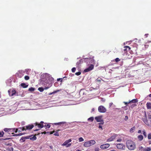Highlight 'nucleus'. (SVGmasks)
<instances>
[{
    "mask_svg": "<svg viewBox=\"0 0 151 151\" xmlns=\"http://www.w3.org/2000/svg\"><path fill=\"white\" fill-rule=\"evenodd\" d=\"M142 120L147 126L151 127V115H148V119L147 117L146 113L145 116L142 118Z\"/></svg>",
    "mask_w": 151,
    "mask_h": 151,
    "instance_id": "nucleus-1",
    "label": "nucleus"
},
{
    "mask_svg": "<svg viewBox=\"0 0 151 151\" xmlns=\"http://www.w3.org/2000/svg\"><path fill=\"white\" fill-rule=\"evenodd\" d=\"M126 145L127 148L130 150H134L136 148L135 143L131 140L127 141Z\"/></svg>",
    "mask_w": 151,
    "mask_h": 151,
    "instance_id": "nucleus-2",
    "label": "nucleus"
},
{
    "mask_svg": "<svg viewBox=\"0 0 151 151\" xmlns=\"http://www.w3.org/2000/svg\"><path fill=\"white\" fill-rule=\"evenodd\" d=\"M25 129H24V127H19L15 129L14 128L13 129L12 132H15V133L18 132L19 133L22 131H25Z\"/></svg>",
    "mask_w": 151,
    "mask_h": 151,
    "instance_id": "nucleus-3",
    "label": "nucleus"
},
{
    "mask_svg": "<svg viewBox=\"0 0 151 151\" xmlns=\"http://www.w3.org/2000/svg\"><path fill=\"white\" fill-rule=\"evenodd\" d=\"M44 123L43 121H41L40 122V123H38L37 122H36L34 124L35 126H37L40 129H41L43 127H44Z\"/></svg>",
    "mask_w": 151,
    "mask_h": 151,
    "instance_id": "nucleus-4",
    "label": "nucleus"
},
{
    "mask_svg": "<svg viewBox=\"0 0 151 151\" xmlns=\"http://www.w3.org/2000/svg\"><path fill=\"white\" fill-rule=\"evenodd\" d=\"M98 111L101 113H104L106 111V109L103 106H101L98 107Z\"/></svg>",
    "mask_w": 151,
    "mask_h": 151,
    "instance_id": "nucleus-5",
    "label": "nucleus"
},
{
    "mask_svg": "<svg viewBox=\"0 0 151 151\" xmlns=\"http://www.w3.org/2000/svg\"><path fill=\"white\" fill-rule=\"evenodd\" d=\"M71 141V140L70 139L66 140L63 143V146L66 145V147H69L71 145V144L69 143Z\"/></svg>",
    "mask_w": 151,
    "mask_h": 151,
    "instance_id": "nucleus-6",
    "label": "nucleus"
},
{
    "mask_svg": "<svg viewBox=\"0 0 151 151\" xmlns=\"http://www.w3.org/2000/svg\"><path fill=\"white\" fill-rule=\"evenodd\" d=\"M94 68V65H91L88 68L85 69L84 71L85 72H89L93 69Z\"/></svg>",
    "mask_w": 151,
    "mask_h": 151,
    "instance_id": "nucleus-7",
    "label": "nucleus"
},
{
    "mask_svg": "<svg viewBox=\"0 0 151 151\" xmlns=\"http://www.w3.org/2000/svg\"><path fill=\"white\" fill-rule=\"evenodd\" d=\"M24 127V129H25V131H26V130H30L32 129L34 127V125L33 124H29L28 125L25 126Z\"/></svg>",
    "mask_w": 151,
    "mask_h": 151,
    "instance_id": "nucleus-8",
    "label": "nucleus"
},
{
    "mask_svg": "<svg viewBox=\"0 0 151 151\" xmlns=\"http://www.w3.org/2000/svg\"><path fill=\"white\" fill-rule=\"evenodd\" d=\"M110 146V145L109 144H106L101 145L100 147L102 149H106L108 148Z\"/></svg>",
    "mask_w": 151,
    "mask_h": 151,
    "instance_id": "nucleus-9",
    "label": "nucleus"
},
{
    "mask_svg": "<svg viewBox=\"0 0 151 151\" xmlns=\"http://www.w3.org/2000/svg\"><path fill=\"white\" fill-rule=\"evenodd\" d=\"M52 86V84H49V86L47 87H45V88L44 89L42 87H40L38 88V90L40 91L41 92H43L44 90V89L45 90H47L50 87Z\"/></svg>",
    "mask_w": 151,
    "mask_h": 151,
    "instance_id": "nucleus-10",
    "label": "nucleus"
},
{
    "mask_svg": "<svg viewBox=\"0 0 151 151\" xmlns=\"http://www.w3.org/2000/svg\"><path fill=\"white\" fill-rule=\"evenodd\" d=\"M116 147L118 149H124L125 146L123 144L119 143L116 145Z\"/></svg>",
    "mask_w": 151,
    "mask_h": 151,
    "instance_id": "nucleus-11",
    "label": "nucleus"
},
{
    "mask_svg": "<svg viewBox=\"0 0 151 151\" xmlns=\"http://www.w3.org/2000/svg\"><path fill=\"white\" fill-rule=\"evenodd\" d=\"M8 92L10 96H12L15 94L16 91L15 90H13L11 92V91L10 90L8 91Z\"/></svg>",
    "mask_w": 151,
    "mask_h": 151,
    "instance_id": "nucleus-12",
    "label": "nucleus"
},
{
    "mask_svg": "<svg viewBox=\"0 0 151 151\" xmlns=\"http://www.w3.org/2000/svg\"><path fill=\"white\" fill-rule=\"evenodd\" d=\"M31 136H27L25 137H22L20 140V141H21V142H24L26 139H29V137H31Z\"/></svg>",
    "mask_w": 151,
    "mask_h": 151,
    "instance_id": "nucleus-13",
    "label": "nucleus"
},
{
    "mask_svg": "<svg viewBox=\"0 0 151 151\" xmlns=\"http://www.w3.org/2000/svg\"><path fill=\"white\" fill-rule=\"evenodd\" d=\"M116 137V136L115 135H114L111 136L110 138L108 139L107 140V142H111L113 141L114 139Z\"/></svg>",
    "mask_w": 151,
    "mask_h": 151,
    "instance_id": "nucleus-14",
    "label": "nucleus"
},
{
    "mask_svg": "<svg viewBox=\"0 0 151 151\" xmlns=\"http://www.w3.org/2000/svg\"><path fill=\"white\" fill-rule=\"evenodd\" d=\"M95 119L97 122H103L101 116H99L96 117L95 118Z\"/></svg>",
    "mask_w": 151,
    "mask_h": 151,
    "instance_id": "nucleus-15",
    "label": "nucleus"
},
{
    "mask_svg": "<svg viewBox=\"0 0 151 151\" xmlns=\"http://www.w3.org/2000/svg\"><path fill=\"white\" fill-rule=\"evenodd\" d=\"M124 49L123 50L125 52H127V50H129L131 49V48L127 46H124Z\"/></svg>",
    "mask_w": 151,
    "mask_h": 151,
    "instance_id": "nucleus-16",
    "label": "nucleus"
},
{
    "mask_svg": "<svg viewBox=\"0 0 151 151\" xmlns=\"http://www.w3.org/2000/svg\"><path fill=\"white\" fill-rule=\"evenodd\" d=\"M146 106L148 109H151V103L150 102H147L146 104Z\"/></svg>",
    "mask_w": 151,
    "mask_h": 151,
    "instance_id": "nucleus-17",
    "label": "nucleus"
},
{
    "mask_svg": "<svg viewBox=\"0 0 151 151\" xmlns=\"http://www.w3.org/2000/svg\"><path fill=\"white\" fill-rule=\"evenodd\" d=\"M84 146L85 147H89L91 146V145H90L88 141L85 142L84 144Z\"/></svg>",
    "mask_w": 151,
    "mask_h": 151,
    "instance_id": "nucleus-18",
    "label": "nucleus"
},
{
    "mask_svg": "<svg viewBox=\"0 0 151 151\" xmlns=\"http://www.w3.org/2000/svg\"><path fill=\"white\" fill-rule=\"evenodd\" d=\"M44 124H45V125L44 124V127H45L46 129L49 128L50 127V125L49 124H47L46 123H45Z\"/></svg>",
    "mask_w": 151,
    "mask_h": 151,
    "instance_id": "nucleus-19",
    "label": "nucleus"
},
{
    "mask_svg": "<svg viewBox=\"0 0 151 151\" xmlns=\"http://www.w3.org/2000/svg\"><path fill=\"white\" fill-rule=\"evenodd\" d=\"M90 145H91V146L94 145L96 143V142L94 140H91L88 141Z\"/></svg>",
    "mask_w": 151,
    "mask_h": 151,
    "instance_id": "nucleus-20",
    "label": "nucleus"
},
{
    "mask_svg": "<svg viewBox=\"0 0 151 151\" xmlns=\"http://www.w3.org/2000/svg\"><path fill=\"white\" fill-rule=\"evenodd\" d=\"M104 124V122H102L99 123V129H101V130L103 129L102 128V125Z\"/></svg>",
    "mask_w": 151,
    "mask_h": 151,
    "instance_id": "nucleus-21",
    "label": "nucleus"
},
{
    "mask_svg": "<svg viewBox=\"0 0 151 151\" xmlns=\"http://www.w3.org/2000/svg\"><path fill=\"white\" fill-rule=\"evenodd\" d=\"M138 102V100L137 99H133L129 101V103H137Z\"/></svg>",
    "mask_w": 151,
    "mask_h": 151,
    "instance_id": "nucleus-22",
    "label": "nucleus"
},
{
    "mask_svg": "<svg viewBox=\"0 0 151 151\" xmlns=\"http://www.w3.org/2000/svg\"><path fill=\"white\" fill-rule=\"evenodd\" d=\"M21 85L23 88H26L28 86V85H26L24 83H22L21 84Z\"/></svg>",
    "mask_w": 151,
    "mask_h": 151,
    "instance_id": "nucleus-23",
    "label": "nucleus"
},
{
    "mask_svg": "<svg viewBox=\"0 0 151 151\" xmlns=\"http://www.w3.org/2000/svg\"><path fill=\"white\" fill-rule=\"evenodd\" d=\"M137 138L139 141H141L143 139V137L142 135H140L137 137Z\"/></svg>",
    "mask_w": 151,
    "mask_h": 151,
    "instance_id": "nucleus-24",
    "label": "nucleus"
},
{
    "mask_svg": "<svg viewBox=\"0 0 151 151\" xmlns=\"http://www.w3.org/2000/svg\"><path fill=\"white\" fill-rule=\"evenodd\" d=\"M66 123L65 122H60L58 123H54V124L55 125H61V124H65Z\"/></svg>",
    "mask_w": 151,
    "mask_h": 151,
    "instance_id": "nucleus-25",
    "label": "nucleus"
},
{
    "mask_svg": "<svg viewBox=\"0 0 151 151\" xmlns=\"http://www.w3.org/2000/svg\"><path fill=\"white\" fill-rule=\"evenodd\" d=\"M60 130L59 129H58V130H57L55 132L54 134V135L56 136H59V134L58 132Z\"/></svg>",
    "mask_w": 151,
    "mask_h": 151,
    "instance_id": "nucleus-26",
    "label": "nucleus"
},
{
    "mask_svg": "<svg viewBox=\"0 0 151 151\" xmlns=\"http://www.w3.org/2000/svg\"><path fill=\"white\" fill-rule=\"evenodd\" d=\"M29 139L32 140L34 141L36 139L37 137L35 136L34 135L32 137H30Z\"/></svg>",
    "mask_w": 151,
    "mask_h": 151,
    "instance_id": "nucleus-27",
    "label": "nucleus"
},
{
    "mask_svg": "<svg viewBox=\"0 0 151 151\" xmlns=\"http://www.w3.org/2000/svg\"><path fill=\"white\" fill-rule=\"evenodd\" d=\"M12 129L5 128L4 129V131L5 132H9Z\"/></svg>",
    "mask_w": 151,
    "mask_h": 151,
    "instance_id": "nucleus-28",
    "label": "nucleus"
},
{
    "mask_svg": "<svg viewBox=\"0 0 151 151\" xmlns=\"http://www.w3.org/2000/svg\"><path fill=\"white\" fill-rule=\"evenodd\" d=\"M59 91V90H57V91H54L53 92H52V93H49V95H51L52 94H54L55 93H57Z\"/></svg>",
    "mask_w": 151,
    "mask_h": 151,
    "instance_id": "nucleus-29",
    "label": "nucleus"
},
{
    "mask_svg": "<svg viewBox=\"0 0 151 151\" xmlns=\"http://www.w3.org/2000/svg\"><path fill=\"white\" fill-rule=\"evenodd\" d=\"M145 148L142 146H140L139 147V150L140 151H144Z\"/></svg>",
    "mask_w": 151,
    "mask_h": 151,
    "instance_id": "nucleus-30",
    "label": "nucleus"
},
{
    "mask_svg": "<svg viewBox=\"0 0 151 151\" xmlns=\"http://www.w3.org/2000/svg\"><path fill=\"white\" fill-rule=\"evenodd\" d=\"M25 134V133H19L18 134H15L14 135V136H21V135H24Z\"/></svg>",
    "mask_w": 151,
    "mask_h": 151,
    "instance_id": "nucleus-31",
    "label": "nucleus"
},
{
    "mask_svg": "<svg viewBox=\"0 0 151 151\" xmlns=\"http://www.w3.org/2000/svg\"><path fill=\"white\" fill-rule=\"evenodd\" d=\"M151 150V148L150 147H147L145 148L144 151H150Z\"/></svg>",
    "mask_w": 151,
    "mask_h": 151,
    "instance_id": "nucleus-32",
    "label": "nucleus"
},
{
    "mask_svg": "<svg viewBox=\"0 0 151 151\" xmlns=\"http://www.w3.org/2000/svg\"><path fill=\"white\" fill-rule=\"evenodd\" d=\"M35 90V88H32V87H31L30 88H29V89L28 90L29 91H30L31 92H33Z\"/></svg>",
    "mask_w": 151,
    "mask_h": 151,
    "instance_id": "nucleus-33",
    "label": "nucleus"
},
{
    "mask_svg": "<svg viewBox=\"0 0 151 151\" xmlns=\"http://www.w3.org/2000/svg\"><path fill=\"white\" fill-rule=\"evenodd\" d=\"M93 119L94 118L93 117H91L88 119V120L92 122L93 120Z\"/></svg>",
    "mask_w": 151,
    "mask_h": 151,
    "instance_id": "nucleus-34",
    "label": "nucleus"
},
{
    "mask_svg": "<svg viewBox=\"0 0 151 151\" xmlns=\"http://www.w3.org/2000/svg\"><path fill=\"white\" fill-rule=\"evenodd\" d=\"M4 133L3 131L0 132V137H3Z\"/></svg>",
    "mask_w": 151,
    "mask_h": 151,
    "instance_id": "nucleus-35",
    "label": "nucleus"
},
{
    "mask_svg": "<svg viewBox=\"0 0 151 151\" xmlns=\"http://www.w3.org/2000/svg\"><path fill=\"white\" fill-rule=\"evenodd\" d=\"M142 132H143V134L144 137H146L147 135H146V133L145 132V130H144Z\"/></svg>",
    "mask_w": 151,
    "mask_h": 151,
    "instance_id": "nucleus-36",
    "label": "nucleus"
},
{
    "mask_svg": "<svg viewBox=\"0 0 151 151\" xmlns=\"http://www.w3.org/2000/svg\"><path fill=\"white\" fill-rule=\"evenodd\" d=\"M78 140L79 142H81L83 141L84 139L82 137H81L79 138Z\"/></svg>",
    "mask_w": 151,
    "mask_h": 151,
    "instance_id": "nucleus-37",
    "label": "nucleus"
},
{
    "mask_svg": "<svg viewBox=\"0 0 151 151\" xmlns=\"http://www.w3.org/2000/svg\"><path fill=\"white\" fill-rule=\"evenodd\" d=\"M24 79L26 80H28L29 79V76H26L24 77Z\"/></svg>",
    "mask_w": 151,
    "mask_h": 151,
    "instance_id": "nucleus-38",
    "label": "nucleus"
},
{
    "mask_svg": "<svg viewBox=\"0 0 151 151\" xmlns=\"http://www.w3.org/2000/svg\"><path fill=\"white\" fill-rule=\"evenodd\" d=\"M96 81L97 82H101V79L100 78H98L96 80Z\"/></svg>",
    "mask_w": 151,
    "mask_h": 151,
    "instance_id": "nucleus-39",
    "label": "nucleus"
},
{
    "mask_svg": "<svg viewBox=\"0 0 151 151\" xmlns=\"http://www.w3.org/2000/svg\"><path fill=\"white\" fill-rule=\"evenodd\" d=\"M76 68L75 67L71 69L73 73L75 72V71H76Z\"/></svg>",
    "mask_w": 151,
    "mask_h": 151,
    "instance_id": "nucleus-40",
    "label": "nucleus"
},
{
    "mask_svg": "<svg viewBox=\"0 0 151 151\" xmlns=\"http://www.w3.org/2000/svg\"><path fill=\"white\" fill-rule=\"evenodd\" d=\"M148 138L149 139H151V133H149L148 134Z\"/></svg>",
    "mask_w": 151,
    "mask_h": 151,
    "instance_id": "nucleus-41",
    "label": "nucleus"
},
{
    "mask_svg": "<svg viewBox=\"0 0 151 151\" xmlns=\"http://www.w3.org/2000/svg\"><path fill=\"white\" fill-rule=\"evenodd\" d=\"M115 60L116 62H117L120 61V60L119 58H116L115 59Z\"/></svg>",
    "mask_w": 151,
    "mask_h": 151,
    "instance_id": "nucleus-42",
    "label": "nucleus"
},
{
    "mask_svg": "<svg viewBox=\"0 0 151 151\" xmlns=\"http://www.w3.org/2000/svg\"><path fill=\"white\" fill-rule=\"evenodd\" d=\"M81 73L80 72H78L76 73L75 74L77 76L80 75Z\"/></svg>",
    "mask_w": 151,
    "mask_h": 151,
    "instance_id": "nucleus-43",
    "label": "nucleus"
},
{
    "mask_svg": "<svg viewBox=\"0 0 151 151\" xmlns=\"http://www.w3.org/2000/svg\"><path fill=\"white\" fill-rule=\"evenodd\" d=\"M128 116H126L125 117V118L124 119L125 121H127L128 120Z\"/></svg>",
    "mask_w": 151,
    "mask_h": 151,
    "instance_id": "nucleus-44",
    "label": "nucleus"
},
{
    "mask_svg": "<svg viewBox=\"0 0 151 151\" xmlns=\"http://www.w3.org/2000/svg\"><path fill=\"white\" fill-rule=\"evenodd\" d=\"M134 128H135V127H133L130 130V132H133V131H132V130H134Z\"/></svg>",
    "mask_w": 151,
    "mask_h": 151,
    "instance_id": "nucleus-45",
    "label": "nucleus"
},
{
    "mask_svg": "<svg viewBox=\"0 0 151 151\" xmlns=\"http://www.w3.org/2000/svg\"><path fill=\"white\" fill-rule=\"evenodd\" d=\"M58 81H60V82H62V79L61 78H58L57 80Z\"/></svg>",
    "mask_w": 151,
    "mask_h": 151,
    "instance_id": "nucleus-46",
    "label": "nucleus"
},
{
    "mask_svg": "<svg viewBox=\"0 0 151 151\" xmlns=\"http://www.w3.org/2000/svg\"><path fill=\"white\" fill-rule=\"evenodd\" d=\"M124 103L125 104V105H127V104H130V103H129V102H124Z\"/></svg>",
    "mask_w": 151,
    "mask_h": 151,
    "instance_id": "nucleus-47",
    "label": "nucleus"
},
{
    "mask_svg": "<svg viewBox=\"0 0 151 151\" xmlns=\"http://www.w3.org/2000/svg\"><path fill=\"white\" fill-rule=\"evenodd\" d=\"M122 141V139H119L117 140V141L118 142H120Z\"/></svg>",
    "mask_w": 151,
    "mask_h": 151,
    "instance_id": "nucleus-48",
    "label": "nucleus"
},
{
    "mask_svg": "<svg viewBox=\"0 0 151 151\" xmlns=\"http://www.w3.org/2000/svg\"><path fill=\"white\" fill-rule=\"evenodd\" d=\"M55 132V131H53L52 132H50V134H53V133H54Z\"/></svg>",
    "mask_w": 151,
    "mask_h": 151,
    "instance_id": "nucleus-49",
    "label": "nucleus"
},
{
    "mask_svg": "<svg viewBox=\"0 0 151 151\" xmlns=\"http://www.w3.org/2000/svg\"><path fill=\"white\" fill-rule=\"evenodd\" d=\"M136 105L134 104H133L131 106L132 108H133Z\"/></svg>",
    "mask_w": 151,
    "mask_h": 151,
    "instance_id": "nucleus-50",
    "label": "nucleus"
},
{
    "mask_svg": "<svg viewBox=\"0 0 151 151\" xmlns=\"http://www.w3.org/2000/svg\"><path fill=\"white\" fill-rule=\"evenodd\" d=\"M113 104V103H110L109 104V106L110 107H111V106Z\"/></svg>",
    "mask_w": 151,
    "mask_h": 151,
    "instance_id": "nucleus-51",
    "label": "nucleus"
},
{
    "mask_svg": "<svg viewBox=\"0 0 151 151\" xmlns=\"http://www.w3.org/2000/svg\"><path fill=\"white\" fill-rule=\"evenodd\" d=\"M19 74H18V77L19 78H21L22 76V75H19Z\"/></svg>",
    "mask_w": 151,
    "mask_h": 151,
    "instance_id": "nucleus-52",
    "label": "nucleus"
},
{
    "mask_svg": "<svg viewBox=\"0 0 151 151\" xmlns=\"http://www.w3.org/2000/svg\"><path fill=\"white\" fill-rule=\"evenodd\" d=\"M46 133V132H44L41 133L42 134H45Z\"/></svg>",
    "mask_w": 151,
    "mask_h": 151,
    "instance_id": "nucleus-53",
    "label": "nucleus"
},
{
    "mask_svg": "<svg viewBox=\"0 0 151 151\" xmlns=\"http://www.w3.org/2000/svg\"><path fill=\"white\" fill-rule=\"evenodd\" d=\"M141 131L140 130H139L138 131V133H141Z\"/></svg>",
    "mask_w": 151,
    "mask_h": 151,
    "instance_id": "nucleus-54",
    "label": "nucleus"
},
{
    "mask_svg": "<svg viewBox=\"0 0 151 151\" xmlns=\"http://www.w3.org/2000/svg\"><path fill=\"white\" fill-rule=\"evenodd\" d=\"M80 61H79V62H78L77 63H76V65H78L80 63Z\"/></svg>",
    "mask_w": 151,
    "mask_h": 151,
    "instance_id": "nucleus-55",
    "label": "nucleus"
},
{
    "mask_svg": "<svg viewBox=\"0 0 151 151\" xmlns=\"http://www.w3.org/2000/svg\"><path fill=\"white\" fill-rule=\"evenodd\" d=\"M94 110H95V109L94 108H92L91 110L92 111H94Z\"/></svg>",
    "mask_w": 151,
    "mask_h": 151,
    "instance_id": "nucleus-56",
    "label": "nucleus"
},
{
    "mask_svg": "<svg viewBox=\"0 0 151 151\" xmlns=\"http://www.w3.org/2000/svg\"><path fill=\"white\" fill-rule=\"evenodd\" d=\"M95 151H99V148L96 149Z\"/></svg>",
    "mask_w": 151,
    "mask_h": 151,
    "instance_id": "nucleus-57",
    "label": "nucleus"
},
{
    "mask_svg": "<svg viewBox=\"0 0 151 151\" xmlns=\"http://www.w3.org/2000/svg\"><path fill=\"white\" fill-rule=\"evenodd\" d=\"M39 130V129H36L34 130V131H38Z\"/></svg>",
    "mask_w": 151,
    "mask_h": 151,
    "instance_id": "nucleus-58",
    "label": "nucleus"
},
{
    "mask_svg": "<svg viewBox=\"0 0 151 151\" xmlns=\"http://www.w3.org/2000/svg\"><path fill=\"white\" fill-rule=\"evenodd\" d=\"M110 151H116V150H111Z\"/></svg>",
    "mask_w": 151,
    "mask_h": 151,
    "instance_id": "nucleus-59",
    "label": "nucleus"
},
{
    "mask_svg": "<svg viewBox=\"0 0 151 151\" xmlns=\"http://www.w3.org/2000/svg\"><path fill=\"white\" fill-rule=\"evenodd\" d=\"M76 151H80V150H77Z\"/></svg>",
    "mask_w": 151,
    "mask_h": 151,
    "instance_id": "nucleus-60",
    "label": "nucleus"
},
{
    "mask_svg": "<svg viewBox=\"0 0 151 151\" xmlns=\"http://www.w3.org/2000/svg\"><path fill=\"white\" fill-rule=\"evenodd\" d=\"M50 132H46V133H50Z\"/></svg>",
    "mask_w": 151,
    "mask_h": 151,
    "instance_id": "nucleus-61",
    "label": "nucleus"
},
{
    "mask_svg": "<svg viewBox=\"0 0 151 151\" xmlns=\"http://www.w3.org/2000/svg\"><path fill=\"white\" fill-rule=\"evenodd\" d=\"M11 150H13V148H11Z\"/></svg>",
    "mask_w": 151,
    "mask_h": 151,
    "instance_id": "nucleus-62",
    "label": "nucleus"
},
{
    "mask_svg": "<svg viewBox=\"0 0 151 151\" xmlns=\"http://www.w3.org/2000/svg\"><path fill=\"white\" fill-rule=\"evenodd\" d=\"M115 50H116V48H115Z\"/></svg>",
    "mask_w": 151,
    "mask_h": 151,
    "instance_id": "nucleus-63",
    "label": "nucleus"
},
{
    "mask_svg": "<svg viewBox=\"0 0 151 151\" xmlns=\"http://www.w3.org/2000/svg\"><path fill=\"white\" fill-rule=\"evenodd\" d=\"M33 151V150H31V151Z\"/></svg>",
    "mask_w": 151,
    "mask_h": 151,
    "instance_id": "nucleus-64",
    "label": "nucleus"
}]
</instances>
